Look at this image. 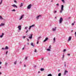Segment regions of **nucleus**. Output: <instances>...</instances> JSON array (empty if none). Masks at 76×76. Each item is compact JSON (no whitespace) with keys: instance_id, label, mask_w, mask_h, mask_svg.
Segmentation results:
<instances>
[{"instance_id":"f257e3e1","label":"nucleus","mask_w":76,"mask_h":76,"mask_svg":"<svg viewBox=\"0 0 76 76\" xmlns=\"http://www.w3.org/2000/svg\"><path fill=\"white\" fill-rule=\"evenodd\" d=\"M63 8H64V6L63 5H62L61 10L60 11V13H62V11H63V10H64Z\"/></svg>"},{"instance_id":"f03ea898","label":"nucleus","mask_w":76,"mask_h":76,"mask_svg":"<svg viewBox=\"0 0 76 76\" xmlns=\"http://www.w3.org/2000/svg\"><path fill=\"white\" fill-rule=\"evenodd\" d=\"M62 21H63V18H62L61 17L59 20V22L60 23H61V22H62Z\"/></svg>"},{"instance_id":"7ed1b4c3","label":"nucleus","mask_w":76,"mask_h":76,"mask_svg":"<svg viewBox=\"0 0 76 76\" xmlns=\"http://www.w3.org/2000/svg\"><path fill=\"white\" fill-rule=\"evenodd\" d=\"M31 6H32V5L31 4H30L27 7V9H31Z\"/></svg>"},{"instance_id":"20e7f679","label":"nucleus","mask_w":76,"mask_h":76,"mask_svg":"<svg viewBox=\"0 0 76 76\" xmlns=\"http://www.w3.org/2000/svg\"><path fill=\"white\" fill-rule=\"evenodd\" d=\"M5 25L4 23H1V24L0 25V26H4Z\"/></svg>"},{"instance_id":"39448f33","label":"nucleus","mask_w":76,"mask_h":76,"mask_svg":"<svg viewBox=\"0 0 76 76\" xmlns=\"http://www.w3.org/2000/svg\"><path fill=\"white\" fill-rule=\"evenodd\" d=\"M22 26H19L18 27V28L20 30H21V27Z\"/></svg>"},{"instance_id":"423d86ee","label":"nucleus","mask_w":76,"mask_h":76,"mask_svg":"<svg viewBox=\"0 0 76 76\" xmlns=\"http://www.w3.org/2000/svg\"><path fill=\"white\" fill-rule=\"evenodd\" d=\"M30 36L29 37V38L30 39H32V34H30Z\"/></svg>"},{"instance_id":"0eeeda50","label":"nucleus","mask_w":76,"mask_h":76,"mask_svg":"<svg viewBox=\"0 0 76 76\" xmlns=\"http://www.w3.org/2000/svg\"><path fill=\"white\" fill-rule=\"evenodd\" d=\"M12 6L13 7H16V8H18V7L16 6V5L14 4L13 5H12Z\"/></svg>"},{"instance_id":"6e6552de","label":"nucleus","mask_w":76,"mask_h":76,"mask_svg":"<svg viewBox=\"0 0 76 76\" xmlns=\"http://www.w3.org/2000/svg\"><path fill=\"white\" fill-rule=\"evenodd\" d=\"M4 35V33H2V35H1L0 36V37L1 38H2L3 37V36Z\"/></svg>"},{"instance_id":"1a4fd4ad","label":"nucleus","mask_w":76,"mask_h":76,"mask_svg":"<svg viewBox=\"0 0 76 76\" xmlns=\"http://www.w3.org/2000/svg\"><path fill=\"white\" fill-rule=\"evenodd\" d=\"M40 16H41V15H38L37 17L36 18H37V19H39V17Z\"/></svg>"},{"instance_id":"9d476101","label":"nucleus","mask_w":76,"mask_h":76,"mask_svg":"<svg viewBox=\"0 0 76 76\" xmlns=\"http://www.w3.org/2000/svg\"><path fill=\"white\" fill-rule=\"evenodd\" d=\"M48 37H46L45 38V39L44 40V42H45V41H47V39H48Z\"/></svg>"},{"instance_id":"9b49d317","label":"nucleus","mask_w":76,"mask_h":76,"mask_svg":"<svg viewBox=\"0 0 76 76\" xmlns=\"http://www.w3.org/2000/svg\"><path fill=\"white\" fill-rule=\"evenodd\" d=\"M66 73H68V71H67V70H65L64 72V75H66Z\"/></svg>"},{"instance_id":"f8f14e48","label":"nucleus","mask_w":76,"mask_h":76,"mask_svg":"<svg viewBox=\"0 0 76 76\" xmlns=\"http://www.w3.org/2000/svg\"><path fill=\"white\" fill-rule=\"evenodd\" d=\"M23 16H24V15H23L21 16L20 18V20H21V19L23 18Z\"/></svg>"},{"instance_id":"ddd939ff","label":"nucleus","mask_w":76,"mask_h":76,"mask_svg":"<svg viewBox=\"0 0 76 76\" xmlns=\"http://www.w3.org/2000/svg\"><path fill=\"white\" fill-rule=\"evenodd\" d=\"M56 29V27H55L54 28H53V31H55Z\"/></svg>"},{"instance_id":"4468645a","label":"nucleus","mask_w":76,"mask_h":76,"mask_svg":"<svg viewBox=\"0 0 76 76\" xmlns=\"http://www.w3.org/2000/svg\"><path fill=\"white\" fill-rule=\"evenodd\" d=\"M31 45L32 46H33V47H34V44L33 43L31 42Z\"/></svg>"},{"instance_id":"2eb2a0df","label":"nucleus","mask_w":76,"mask_h":76,"mask_svg":"<svg viewBox=\"0 0 76 76\" xmlns=\"http://www.w3.org/2000/svg\"><path fill=\"white\" fill-rule=\"evenodd\" d=\"M71 38H72V37H69V39H68V40L69 41H70V40H71Z\"/></svg>"},{"instance_id":"dca6fc26","label":"nucleus","mask_w":76,"mask_h":76,"mask_svg":"<svg viewBox=\"0 0 76 76\" xmlns=\"http://www.w3.org/2000/svg\"><path fill=\"white\" fill-rule=\"evenodd\" d=\"M30 26V28H31L32 27H34L35 26V25L33 24V25H32V26Z\"/></svg>"},{"instance_id":"f3484780","label":"nucleus","mask_w":76,"mask_h":76,"mask_svg":"<svg viewBox=\"0 0 76 76\" xmlns=\"http://www.w3.org/2000/svg\"><path fill=\"white\" fill-rule=\"evenodd\" d=\"M40 70L41 71H43V70H44V68H41Z\"/></svg>"},{"instance_id":"a211bd4d","label":"nucleus","mask_w":76,"mask_h":76,"mask_svg":"<svg viewBox=\"0 0 76 76\" xmlns=\"http://www.w3.org/2000/svg\"><path fill=\"white\" fill-rule=\"evenodd\" d=\"M9 48L7 46H6L5 49L7 50Z\"/></svg>"},{"instance_id":"6ab92c4d","label":"nucleus","mask_w":76,"mask_h":76,"mask_svg":"<svg viewBox=\"0 0 76 76\" xmlns=\"http://www.w3.org/2000/svg\"><path fill=\"white\" fill-rule=\"evenodd\" d=\"M51 50H50V49H47V51H50Z\"/></svg>"},{"instance_id":"aec40b11","label":"nucleus","mask_w":76,"mask_h":76,"mask_svg":"<svg viewBox=\"0 0 76 76\" xmlns=\"http://www.w3.org/2000/svg\"><path fill=\"white\" fill-rule=\"evenodd\" d=\"M61 73H59L58 74V76H61Z\"/></svg>"},{"instance_id":"412c9836","label":"nucleus","mask_w":76,"mask_h":76,"mask_svg":"<svg viewBox=\"0 0 76 76\" xmlns=\"http://www.w3.org/2000/svg\"><path fill=\"white\" fill-rule=\"evenodd\" d=\"M23 6V4L21 3V5L20 6V7H21Z\"/></svg>"},{"instance_id":"4be33fe9","label":"nucleus","mask_w":76,"mask_h":76,"mask_svg":"<svg viewBox=\"0 0 76 76\" xmlns=\"http://www.w3.org/2000/svg\"><path fill=\"white\" fill-rule=\"evenodd\" d=\"M0 19H3V18H2V17H1V16H0Z\"/></svg>"},{"instance_id":"5701e85b","label":"nucleus","mask_w":76,"mask_h":76,"mask_svg":"<svg viewBox=\"0 0 76 76\" xmlns=\"http://www.w3.org/2000/svg\"><path fill=\"white\" fill-rule=\"evenodd\" d=\"M48 76H52V75H51V74H50L48 75Z\"/></svg>"},{"instance_id":"b1692460","label":"nucleus","mask_w":76,"mask_h":76,"mask_svg":"<svg viewBox=\"0 0 76 76\" xmlns=\"http://www.w3.org/2000/svg\"><path fill=\"white\" fill-rule=\"evenodd\" d=\"M12 12H15L16 11V10H15V9H13V10H12Z\"/></svg>"},{"instance_id":"393cba45","label":"nucleus","mask_w":76,"mask_h":76,"mask_svg":"<svg viewBox=\"0 0 76 76\" xmlns=\"http://www.w3.org/2000/svg\"><path fill=\"white\" fill-rule=\"evenodd\" d=\"M37 49H34V52L37 53Z\"/></svg>"},{"instance_id":"a878e982","label":"nucleus","mask_w":76,"mask_h":76,"mask_svg":"<svg viewBox=\"0 0 76 76\" xmlns=\"http://www.w3.org/2000/svg\"><path fill=\"white\" fill-rule=\"evenodd\" d=\"M62 1L63 3H64L65 2L64 1V0H62Z\"/></svg>"},{"instance_id":"bb28decb","label":"nucleus","mask_w":76,"mask_h":76,"mask_svg":"<svg viewBox=\"0 0 76 76\" xmlns=\"http://www.w3.org/2000/svg\"><path fill=\"white\" fill-rule=\"evenodd\" d=\"M64 56L63 55L62 57V60H63V59H64Z\"/></svg>"},{"instance_id":"cd10ccee","label":"nucleus","mask_w":76,"mask_h":76,"mask_svg":"<svg viewBox=\"0 0 76 76\" xmlns=\"http://www.w3.org/2000/svg\"><path fill=\"white\" fill-rule=\"evenodd\" d=\"M57 12V11L56 10H55L54 11V13H56Z\"/></svg>"},{"instance_id":"c85d7f7f","label":"nucleus","mask_w":76,"mask_h":76,"mask_svg":"<svg viewBox=\"0 0 76 76\" xmlns=\"http://www.w3.org/2000/svg\"><path fill=\"white\" fill-rule=\"evenodd\" d=\"M53 40L54 41H55V40H56V37H54L53 39Z\"/></svg>"},{"instance_id":"c756f323","label":"nucleus","mask_w":76,"mask_h":76,"mask_svg":"<svg viewBox=\"0 0 76 76\" xmlns=\"http://www.w3.org/2000/svg\"><path fill=\"white\" fill-rule=\"evenodd\" d=\"M16 63H17L16 61H15V62H14L15 64H16Z\"/></svg>"},{"instance_id":"7c9ffc66","label":"nucleus","mask_w":76,"mask_h":76,"mask_svg":"<svg viewBox=\"0 0 76 76\" xmlns=\"http://www.w3.org/2000/svg\"><path fill=\"white\" fill-rule=\"evenodd\" d=\"M66 51V49H64L63 51L64 52H65V51Z\"/></svg>"},{"instance_id":"2f4dec72","label":"nucleus","mask_w":76,"mask_h":76,"mask_svg":"<svg viewBox=\"0 0 76 76\" xmlns=\"http://www.w3.org/2000/svg\"><path fill=\"white\" fill-rule=\"evenodd\" d=\"M74 24H75L74 23H72V26H73V25H74Z\"/></svg>"},{"instance_id":"473e14b6","label":"nucleus","mask_w":76,"mask_h":76,"mask_svg":"<svg viewBox=\"0 0 76 76\" xmlns=\"http://www.w3.org/2000/svg\"><path fill=\"white\" fill-rule=\"evenodd\" d=\"M27 28H28V27H26L25 28V29H27Z\"/></svg>"},{"instance_id":"72a5a7b5","label":"nucleus","mask_w":76,"mask_h":76,"mask_svg":"<svg viewBox=\"0 0 76 76\" xmlns=\"http://www.w3.org/2000/svg\"><path fill=\"white\" fill-rule=\"evenodd\" d=\"M67 56H70V54L68 53V54H67Z\"/></svg>"},{"instance_id":"f704fd0d","label":"nucleus","mask_w":76,"mask_h":76,"mask_svg":"<svg viewBox=\"0 0 76 76\" xmlns=\"http://www.w3.org/2000/svg\"><path fill=\"white\" fill-rule=\"evenodd\" d=\"M56 5H57V6H59V4H58H58H56Z\"/></svg>"},{"instance_id":"c9c22d12","label":"nucleus","mask_w":76,"mask_h":76,"mask_svg":"<svg viewBox=\"0 0 76 76\" xmlns=\"http://www.w3.org/2000/svg\"><path fill=\"white\" fill-rule=\"evenodd\" d=\"M28 30H27V31H26V33H28Z\"/></svg>"},{"instance_id":"e433bc0d","label":"nucleus","mask_w":76,"mask_h":76,"mask_svg":"<svg viewBox=\"0 0 76 76\" xmlns=\"http://www.w3.org/2000/svg\"><path fill=\"white\" fill-rule=\"evenodd\" d=\"M14 1L15 2V3H17V2H16V1Z\"/></svg>"},{"instance_id":"4c0bfd02","label":"nucleus","mask_w":76,"mask_h":76,"mask_svg":"<svg viewBox=\"0 0 76 76\" xmlns=\"http://www.w3.org/2000/svg\"><path fill=\"white\" fill-rule=\"evenodd\" d=\"M41 38V37H38V38H39V39H40V38Z\"/></svg>"},{"instance_id":"58836bf2","label":"nucleus","mask_w":76,"mask_h":76,"mask_svg":"<svg viewBox=\"0 0 76 76\" xmlns=\"http://www.w3.org/2000/svg\"><path fill=\"white\" fill-rule=\"evenodd\" d=\"M27 58H28V57H26L25 59H26H26H27Z\"/></svg>"},{"instance_id":"ea45409f","label":"nucleus","mask_w":76,"mask_h":76,"mask_svg":"<svg viewBox=\"0 0 76 76\" xmlns=\"http://www.w3.org/2000/svg\"><path fill=\"white\" fill-rule=\"evenodd\" d=\"M7 53H8V51H7L6 52V54H7Z\"/></svg>"},{"instance_id":"a19ab883","label":"nucleus","mask_w":76,"mask_h":76,"mask_svg":"<svg viewBox=\"0 0 76 76\" xmlns=\"http://www.w3.org/2000/svg\"><path fill=\"white\" fill-rule=\"evenodd\" d=\"M2 50H4V48H2Z\"/></svg>"},{"instance_id":"79ce46f5","label":"nucleus","mask_w":76,"mask_h":76,"mask_svg":"<svg viewBox=\"0 0 76 76\" xmlns=\"http://www.w3.org/2000/svg\"><path fill=\"white\" fill-rule=\"evenodd\" d=\"M31 27H30H30L29 28V29H31Z\"/></svg>"},{"instance_id":"37998d69","label":"nucleus","mask_w":76,"mask_h":76,"mask_svg":"<svg viewBox=\"0 0 76 76\" xmlns=\"http://www.w3.org/2000/svg\"><path fill=\"white\" fill-rule=\"evenodd\" d=\"M60 69L58 70V72H60Z\"/></svg>"},{"instance_id":"c03bdc74","label":"nucleus","mask_w":76,"mask_h":76,"mask_svg":"<svg viewBox=\"0 0 76 76\" xmlns=\"http://www.w3.org/2000/svg\"><path fill=\"white\" fill-rule=\"evenodd\" d=\"M39 42V41H38L37 42V44H38V42Z\"/></svg>"},{"instance_id":"a18cd8bd","label":"nucleus","mask_w":76,"mask_h":76,"mask_svg":"<svg viewBox=\"0 0 76 76\" xmlns=\"http://www.w3.org/2000/svg\"><path fill=\"white\" fill-rule=\"evenodd\" d=\"M49 48H51V45H50L49 46Z\"/></svg>"},{"instance_id":"49530a36","label":"nucleus","mask_w":76,"mask_h":76,"mask_svg":"<svg viewBox=\"0 0 76 76\" xmlns=\"http://www.w3.org/2000/svg\"><path fill=\"white\" fill-rule=\"evenodd\" d=\"M24 48H23V49H22V50H24Z\"/></svg>"},{"instance_id":"de8ad7c7","label":"nucleus","mask_w":76,"mask_h":76,"mask_svg":"<svg viewBox=\"0 0 76 76\" xmlns=\"http://www.w3.org/2000/svg\"><path fill=\"white\" fill-rule=\"evenodd\" d=\"M2 1H3V0H1V3H2Z\"/></svg>"},{"instance_id":"09e8293b","label":"nucleus","mask_w":76,"mask_h":76,"mask_svg":"<svg viewBox=\"0 0 76 76\" xmlns=\"http://www.w3.org/2000/svg\"><path fill=\"white\" fill-rule=\"evenodd\" d=\"M40 73V71H39L38 72V73Z\"/></svg>"},{"instance_id":"8fccbe9b","label":"nucleus","mask_w":76,"mask_h":76,"mask_svg":"<svg viewBox=\"0 0 76 76\" xmlns=\"http://www.w3.org/2000/svg\"><path fill=\"white\" fill-rule=\"evenodd\" d=\"M23 38H25V36H23Z\"/></svg>"},{"instance_id":"3c124183","label":"nucleus","mask_w":76,"mask_h":76,"mask_svg":"<svg viewBox=\"0 0 76 76\" xmlns=\"http://www.w3.org/2000/svg\"><path fill=\"white\" fill-rule=\"evenodd\" d=\"M1 3H2V2H1L0 3V4H1Z\"/></svg>"},{"instance_id":"603ef678","label":"nucleus","mask_w":76,"mask_h":76,"mask_svg":"<svg viewBox=\"0 0 76 76\" xmlns=\"http://www.w3.org/2000/svg\"><path fill=\"white\" fill-rule=\"evenodd\" d=\"M0 75H1V72H0Z\"/></svg>"},{"instance_id":"864d4df0","label":"nucleus","mask_w":76,"mask_h":76,"mask_svg":"<svg viewBox=\"0 0 76 76\" xmlns=\"http://www.w3.org/2000/svg\"><path fill=\"white\" fill-rule=\"evenodd\" d=\"M7 63H5V65H7Z\"/></svg>"},{"instance_id":"5fc2aeb1","label":"nucleus","mask_w":76,"mask_h":76,"mask_svg":"<svg viewBox=\"0 0 76 76\" xmlns=\"http://www.w3.org/2000/svg\"><path fill=\"white\" fill-rule=\"evenodd\" d=\"M24 67H26V65L25 64H24Z\"/></svg>"},{"instance_id":"6e6d98bb","label":"nucleus","mask_w":76,"mask_h":76,"mask_svg":"<svg viewBox=\"0 0 76 76\" xmlns=\"http://www.w3.org/2000/svg\"><path fill=\"white\" fill-rule=\"evenodd\" d=\"M1 64V62H0V64Z\"/></svg>"},{"instance_id":"4d7b16f0","label":"nucleus","mask_w":76,"mask_h":76,"mask_svg":"<svg viewBox=\"0 0 76 76\" xmlns=\"http://www.w3.org/2000/svg\"><path fill=\"white\" fill-rule=\"evenodd\" d=\"M55 19H57V17H55Z\"/></svg>"},{"instance_id":"13d9d810","label":"nucleus","mask_w":76,"mask_h":76,"mask_svg":"<svg viewBox=\"0 0 76 76\" xmlns=\"http://www.w3.org/2000/svg\"><path fill=\"white\" fill-rule=\"evenodd\" d=\"M42 60H43V58H42Z\"/></svg>"},{"instance_id":"bf43d9fd","label":"nucleus","mask_w":76,"mask_h":76,"mask_svg":"<svg viewBox=\"0 0 76 76\" xmlns=\"http://www.w3.org/2000/svg\"><path fill=\"white\" fill-rule=\"evenodd\" d=\"M68 18H69V19H70L71 18L70 17H69Z\"/></svg>"},{"instance_id":"052dcab7","label":"nucleus","mask_w":76,"mask_h":76,"mask_svg":"<svg viewBox=\"0 0 76 76\" xmlns=\"http://www.w3.org/2000/svg\"><path fill=\"white\" fill-rule=\"evenodd\" d=\"M27 41H29V39H28Z\"/></svg>"},{"instance_id":"680f3d73","label":"nucleus","mask_w":76,"mask_h":76,"mask_svg":"<svg viewBox=\"0 0 76 76\" xmlns=\"http://www.w3.org/2000/svg\"><path fill=\"white\" fill-rule=\"evenodd\" d=\"M76 34V31L75 32V34Z\"/></svg>"},{"instance_id":"e2e57ef3","label":"nucleus","mask_w":76,"mask_h":76,"mask_svg":"<svg viewBox=\"0 0 76 76\" xmlns=\"http://www.w3.org/2000/svg\"><path fill=\"white\" fill-rule=\"evenodd\" d=\"M21 61L20 62V63L21 64Z\"/></svg>"},{"instance_id":"0e129e2a","label":"nucleus","mask_w":76,"mask_h":76,"mask_svg":"<svg viewBox=\"0 0 76 76\" xmlns=\"http://www.w3.org/2000/svg\"><path fill=\"white\" fill-rule=\"evenodd\" d=\"M64 66H65V67H66V65H64Z\"/></svg>"},{"instance_id":"69168bd1","label":"nucleus","mask_w":76,"mask_h":76,"mask_svg":"<svg viewBox=\"0 0 76 76\" xmlns=\"http://www.w3.org/2000/svg\"><path fill=\"white\" fill-rule=\"evenodd\" d=\"M1 68V66H0V68Z\"/></svg>"},{"instance_id":"338daca9","label":"nucleus","mask_w":76,"mask_h":76,"mask_svg":"<svg viewBox=\"0 0 76 76\" xmlns=\"http://www.w3.org/2000/svg\"><path fill=\"white\" fill-rule=\"evenodd\" d=\"M51 1V2L53 1Z\"/></svg>"},{"instance_id":"774afa93","label":"nucleus","mask_w":76,"mask_h":76,"mask_svg":"<svg viewBox=\"0 0 76 76\" xmlns=\"http://www.w3.org/2000/svg\"><path fill=\"white\" fill-rule=\"evenodd\" d=\"M75 36H76V34H75Z\"/></svg>"}]
</instances>
